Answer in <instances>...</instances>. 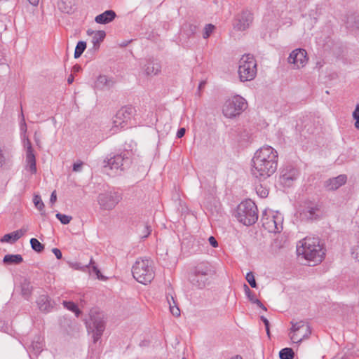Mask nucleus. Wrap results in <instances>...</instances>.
<instances>
[{
  "mask_svg": "<svg viewBox=\"0 0 359 359\" xmlns=\"http://www.w3.org/2000/svg\"><path fill=\"white\" fill-rule=\"evenodd\" d=\"M252 161V175L259 180H264L277 170L278 152L271 146H264L255 152Z\"/></svg>",
  "mask_w": 359,
  "mask_h": 359,
  "instance_id": "obj_1",
  "label": "nucleus"
},
{
  "mask_svg": "<svg viewBox=\"0 0 359 359\" xmlns=\"http://www.w3.org/2000/svg\"><path fill=\"white\" fill-rule=\"evenodd\" d=\"M216 274L215 266L207 261L196 264L189 275L190 283L198 289L204 288Z\"/></svg>",
  "mask_w": 359,
  "mask_h": 359,
  "instance_id": "obj_2",
  "label": "nucleus"
},
{
  "mask_svg": "<svg viewBox=\"0 0 359 359\" xmlns=\"http://www.w3.org/2000/svg\"><path fill=\"white\" fill-rule=\"evenodd\" d=\"M300 243L302 245L297 248L299 255L315 263L322 262L325 253L318 238H305Z\"/></svg>",
  "mask_w": 359,
  "mask_h": 359,
  "instance_id": "obj_3",
  "label": "nucleus"
},
{
  "mask_svg": "<svg viewBox=\"0 0 359 359\" xmlns=\"http://www.w3.org/2000/svg\"><path fill=\"white\" fill-rule=\"evenodd\" d=\"M132 273L139 283L147 285L154 278L153 262L149 259H137L133 266Z\"/></svg>",
  "mask_w": 359,
  "mask_h": 359,
  "instance_id": "obj_4",
  "label": "nucleus"
},
{
  "mask_svg": "<svg viewBox=\"0 0 359 359\" xmlns=\"http://www.w3.org/2000/svg\"><path fill=\"white\" fill-rule=\"evenodd\" d=\"M235 216L244 225H252L258 219L257 205L252 200H245L238 205Z\"/></svg>",
  "mask_w": 359,
  "mask_h": 359,
  "instance_id": "obj_5",
  "label": "nucleus"
},
{
  "mask_svg": "<svg viewBox=\"0 0 359 359\" xmlns=\"http://www.w3.org/2000/svg\"><path fill=\"white\" fill-rule=\"evenodd\" d=\"M238 74L241 81L255 79L257 74V63L252 55L247 54L242 56L239 62Z\"/></svg>",
  "mask_w": 359,
  "mask_h": 359,
  "instance_id": "obj_6",
  "label": "nucleus"
},
{
  "mask_svg": "<svg viewBox=\"0 0 359 359\" xmlns=\"http://www.w3.org/2000/svg\"><path fill=\"white\" fill-rule=\"evenodd\" d=\"M131 163V153L128 151H124L120 154L114 155L110 158H107L103 161L104 168L114 170L115 173L124 170L129 167Z\"/></svg>",
  "mask_w": 359,
  "mask_h": 359,
  "instance_id": "obj_7",
  "label": "nucleus"
},
{
  "mask_svg": "<svg viewBox=\"0 0 359 359\" xmlns=\"http://www.w3.org/2000/svg\"><path fill=\"white\" fill-rule=\"evenodd\" d=\"M247 105V102L243 97L236 95L225 102L222 113L224 116L231 118L241 114L246 109Z\"/></svg>",
  "mask_w": 359,
  "mask_h": 359,
  "instance_id": "obj_8",
  "label": "nucleus"
},
{
  "mask_svg": "<svg viewBox=\"0 0 359 359\" xmlns=\"http://www.w3.org/2000/svg\"><path fill=\"white\" fill-rule=\"evenodd\" d=\"M283 218L279 212L264 211L261 221L263 227L271 233L280 232L283 229Z\"/></svg>",
  "mask_w": 359,
  "mask_h": 359,
  "instance_id": "obj_9",
  "label": "nucleus"
},
{
  "mask_svg": "<svg viewBox=\"0 0 359 359\" xmlns=\"http://www.w3.org/2000/svg\"><path fill=\"white\" fill-rule=\"evenodd\" d=\"M121 199V195L118 192L109 191L100 194L97 197V202L102 210H111Z\"/></svg>",
  "mask_w": 359,
  "mask_h": 359,
  "instance_id": "obj_10",
  "label": "nucleus"
},
{
  "mask_svg": "<svg viewBox=\"0 0 359 359\" xmlns=\"http://www.w3.org/2000/svg\"><path fill=\"white\" fill-rule=\"evenodd\" d=\"M90 317L92 326L90 325L89 328L93 329V341L96 343L102 335L105 329V325L103 320L104 315L102 313L91 311Z\"/></svg>",
  "mask_w": 359,
  "mask_h": 359,
  "instance_id": "obj_11",
  "label": "nucleus"
},
{
  "mask_svg": "<svg viewBox=\"0 0 359 359\" xmlns=\"http://www.w3.org/2000/svg\"><path fill=\"white\" fill-rule=\"evenodd\" d=\"M287 61L294 65V69L304 67L308 62L307 53L303 48H297L290 53Z\"/></svg>",
  "mask_w": 359,
  "mask_h": 359,
  "instance_id": "obj_12",
  "label": "nucleus"
},
{
  "mask_svg": "<svg viewBox=\"0 0 359 359\" xmlns=\"http://www.w3.org/2000/svg\"><path fill=\"white\" fill-rule=\"evenodd\" d=\"M135 112V109L132 106H126L122 107L117 111L113 121L114 124L116 127L120 126L121 128H123L124 126L123 123L130 120Z\"/></svg>",
  "mask_w": 359,
  "mask_h": 359,
  "instance_id": "obj_13",
  "label": "nucleus"
},
{
  "mask_svg": "<svg viewBox=\"0 0 359 359\" xmlns=\"http://www.w3.org/2000/svg\"><path fill=\"white\" fill-rule=\"evenodd\" d=\"M298 170L292 166H287L281 172L280 180L286 186H290L291 183L298 177Z\"/></svg>",
  "mask_w": 359,
  "mask_h": 359,
  "instance_id": "obj_14",
  "label": "nucleus"
},
{
  "mask_svg": "<svg viewBox=\"0 0 359 359\" xmlns=\"http://www.w3.org/2000/svg\"><path fill=\"white\" fill-rule=\"evenodd\" d=\"M320 208L318 205L313 206H307L299 213L301 220L310 221L316 219L319 217Z\"/></svg>",
  "mask_w": 359,
  "mask_h": 359,
  "instance_id": "obj_15",
  "label": "nucleus"
},
{
  "mask_svg": "<svg viewBox=\"0 0 359 359\" xmlns=\"http://www.w3.org/2000/svg\"><path fill=\"white\" fill-rule=\"evenodd\" d=\"M252 15L250 13L245 11L243 12L241 15H239L236 20V22L235 23V28L239 31H243L248 29L250 25L252 22Z\"/></svg>",
  "mask_w": 359,
  "mask_h": 359,
  "instance_id": "obj_16",
  "label": "nucleus"
},
{
  "mask_svg": "<svg viewBox=\"0 0 359 359\" xmlns=\"http://www.w3.org/2000/svg\"><path fill=\"white\" fill-rule=\"evenodd\" d=\"M346 180L347 177L346 175H340L336 177H333L325 181V186L327 190H336L344 184Z\"/></svg>",
  "mask_w": 359,
  "mask_h": 359,
  "instance_id": "obj_17",
  "label": "nucleus"
},
{
  "mask_svg": "<svg viewBox=\"0 0 359 359\" xmlns=\"http://www.w3.org/2000/svg\"><path fill=\"white\" fill-rule=\"evenodd\" d=\"M161 65L160 62L154 58L147 60L144 65V72L148 76H155L161 72Z\"/></svg>",
  "mask_w": 359,
  "mask_h": 359,
  "instance_id": "obj_18",
  "label": "nucleus"
},
{
  "mask_svg": "<svg viewBox=\"0 0 359 359\" xmlns=\"http://www.w3.org/2000/svg\"><path fill=\"white\" fill-rule=\"evenodd\" d=\"M114 83L115 81L113 78H109L106 75H100L95 83V88L100 90H109Z\"/></svg>",
  "mask_w": 359,
  "mask_h": 359,
  "instance_id": "obj_19",
  "label": "nucleus"
},
{
  "mask_svg": "<svg viewBox=\"0 0 359 359\" xmlns=\"http://www.w3.org/2000/svg\"><path fill=\"white\" fill-rule=\"evenodd\" d=\"M292 325V327L290 329L291 332H300L302 330H304V333H303V337H308L311 333L310 326L306 323L304 321L301 320L299 322H290Z\"/></svg>",
  "mask_w": 359,
  "mask_h": 359,
  "instance_id": "obj_20",
  "label": "nucleus"
},
{
  "mask_svg": "<svg viewBox=\"0 0 359 359\" xmlns=\"http://www.w3.org/2000/svg\"><path fill=\"white\" fill-rule=\"evenodd\" d=\"M36 303L39 309L43 312H49L53 307L51 299L46 294L40 295Z\"/></svg>",
  "mask_w": 359,
  "mask_h": 359,
  "instance_id": "obj_21",
  "label": "nucleus"
},
{
  "mask_svg": "<svg viewBox=\"0 0 359 359\" xmlns=\"http://www.w3.org/2000/svg\"><path fill=\"white\" fill-rule=\"evenodd\" d=\"M116 17V14L113 10H107L97 15L95 21L98 24L105 25L112 22Z\"/></svg>",
  "mask_w": 359,
  "mask_h": 359,
  "instance_id": "obj_22",
  "label": "nucleus"
},
{
  "mask_svg": "<svg viewBox=\"0 0 359 359\" xmlns=\"http://www.w3.org/2000/svg\"><path fill=\"white\" fill-rule=\"evenodd\" d=\"M25 170L31 174L36 173L37 169L34 152L26 153Z\"/></svg>",
  "mask_w": 359,
  "mask_h": 359,
  "instance_id": "obj_23",
  "label": "nucleus"
},
{
  "mask_svg": "<svg viewBox=\"0 0 359 359\" xmlns=\"http://www.w3.org/2000/svg\"><path fill=\"white\" fill-rule=\"evenodd\" d=\"M43 347V339L39 336L36 335L34 337L32 341L29 348L34 352V354L37 355L41 353Z\"/></svg>",
  "mask_w": 359,
  "mask_h": 359,
  "instance_id": "obj_24",
  "label": "nucleus"
},
{
  "mask_svg": "<svg viewBox=\"0 0 359 359\" xmlns=\"http://www.w3.org/2000/svg\"><path fill=\"white\" fill-rule=\"evenodd\" d=\"M137 233L142 238H147L151 232V226L145 222H140L137 225Z\"/></svg>",
  "mask_w": 359,
  "mask_h": 359,
  "instance_id": "obj_25",
  "label": "nucleus"
},
{
  "mask_svg": "<svg viewBox=\"0 0 359 359\" xmlns=\"http://www.w3.org/2000/svg\"><path fill=\"white\" fill-rule=\"evenodd\" d=\"M3 262L6 264H19L23 262V258L20 255H6L4 256Z\"/></svg>",
  "mask_w": 359,
  "mask_h": 359,
  "instance_id": "obj_26",
  "label": "nucleus"
},
{
  "mask_svg": "<svg viewBox=\"0 0 359 359\" xmlns=\"http://www.w3.org/2000/svg\"><path fill=\"white\" fill-rule=\"evenodd\" d=\"M106 36L104 31H96L95 35L92 36V43L95 50H97L100 47V43L104 40Z\"/></svg>",
  "mask_w": 359,
  "mask_h": 359,
  "instance_id": "obj_27",
  "label": "nucleus"
},
{
  "mask_svg": "<svg viewBox=\"0 0 359 359\" xmlns=\"http://www.w3.org/2000/svg\"><path fill=\"white\" fill-rule=\"evenodd\" d=\"M32 286L30 282L27 279H24L21 283V293L22 295L25 298L28 299L32 294Z\"/></svg>",
  "mask_w": 359,
  "mask_h": 359,
  "instance_id": "obj_28",
  "label": "nucleus"
},
{
  "mask_svg": "<svg viewBox=\"0 0 359 359\" xmlns=\"http://www.w3.org/2000/svg\"><path fill=\"white\" fill-rule=\"evenodd\" d=\"M346 27L352 31L356 30L359 28V17L351 15L347 18Z\"/></svg>",
  "mask_w": 359,
  "mask_h": 359,
  "instance_id": "obj_29",
  "label": "nucleus"
},
{
  "mask_svg": "<svg viewBox=\"0 0 359 359\" xmlns=\"http://www.w3.org/2000/svg\"><path fill=\"white\" fill-rule=\"evenodd\" d=\"M76 269H82L83 267L88 268L89 266H91L93 271L96 274L97 278L100 279V278H102V275L101 274V272L99 270V269L97 268V266L95 265V263L93 258L90 259L89 264L84 266H80L81 264H76Z\"/></svg>",
  "mask_w": 359,
  "mask_h": 359,
  "instance_id": "obj_30",
  "label": "nucleus"
},
{
  "mask_svg": "<svg viewBox=\"0 0 359 359\" xmlns=\"http://www.w3.org/2000/svg\"><path fill=\"white\" fill-rule=\"evenodd\" d=\"M57 6L63 13H69L72 11L71 0H61L57 3Z\"/></svg>",
  "mask_w": 359,
  "mask_h": 359,
  "instance_id": "obj_31",
  "label": "nucleus"
},
{
  "mask_svg": "<svg viewBox=\"0 0 359 359\" xmlns=\"http://www.w3.org/2000/svg\"><path fill=\"white\" fill-rule=\"evenodd\" d=\"M279 357L280 359H293L294 352L291 348H284L280 351Z\"/></svg>",
  "mask_w": 359,
  "mask_h": 359,
  "instance_id": "obj_32",
  "label": "nucleus"
},
{
  "mask_svg": "<svg viewBox=\"0 0 359 359\" xmlns=\"http://www.w3.org/2000/svg\"><path fill=\"white\" fill-rule=\"evenodd\" d=\"M19 239V236L15 231L11 233L5 234L1 238V242L2 243H13Z\"/></svg>",
  "mask_w": 359,
  "mask_h": 359,
  "instance_id": "obj_33",
  "label": "nucleus"
},
{
  "mask_svg": "<svg viewBox=\"0 0 359 359\" xmlns=\"http://www.w3.org/2000/svg\"><path fill=\"white\" fill-rule=\"evenodd\" d=\"M86 48V43L83 41H80L77 43L76 46L75 48L74 51V57L79 58L81 57V55L83 54L84 50Z\"/></svg>",
  "mask_w": 359,
  "mask_h": 359,
  "instance_id": "obj_34",
  "label": "nucleus"
},
{
  "mask_svg": "<svg viewBox=\"0 0 359 359\" xmlns=\"http://www.w3.org/2000/svg\"><path fill=\"white\" fill-rule=\"evenodd\" d=\"M62 304L66 309L75 313L76 317L79 316L81 311L78 309V306L75 303L72 302L64 301Z\"/></svg>",
  "mask_w": 359,
  "mask_h": 359,
  "instance_id": "obj_35",
  "label": "nucleus"
},
{
  "mask_svg": "<svg viewBox=\"0 0 359 359\" xmlns=\"http://www.w3.org/2000/svg\"><path fill=\"white\" fill-rule=\"evenodd\" d=\"M30 244L32 248L38 253L43 252L44 250V245L42 243H41L36 238H31Z\"/></svg>",
  "mask_w": 359,
  "mask_h": 359,
  "instance_id": "obj_36",
  "label": "nucleus"
},
{
  "mask_svg": "<svg viewBox=\"0 0 359 359\" xmlns=\"http://www.w3.org/2000/svg\"><path fill=\"white\" fill-rule=\"evenodd\" d=\"M167 301L169 304L170 311L171 313L176 317H178L180 316V310L177 306L176 301H173V305L171 304L170 300L169 299V297L167 296Z\"/></svg>",
  "mask_w": 359,
  "mask_h": 359,
  "instance_id": "obj_37",
  "label": "nucleus"
},
{
  "mask_svg": "<svg viewBox=\"0 0 359 359\" xmlns=\"http://www.w3.org/2000/svg\"><path fill=\"white\" fill-rule=\"evenodd\" d=\"M215 29V25H213L212 24H207L203 29V39H208Z\"/></svg>",
  "mask_w": 359,
  "mask_h": 359,
  "instance_id": "obj_38",
  "label": "nucleus"
},
{
  "mask_svg": "<svg viewBox=\"0 0 359 359\" xmlns=\"http://www.w3.org/2000/svg\"><path fill=\"white\" fill-rule=\"evenodd\" d=\"M245 279L252 288L257 287V284L256 283L255 276L252 272L250 271V272L247 273Z\"/></svg>",
  "mask_w": 359,
  "mask_h": 359,
  "instance_id": "obj_39",
  "label": "nucleus"
},
{
  "mask_svg": "<svg viewBox=\"0 0 359 359\" xmlns=\"http://www.w3.org/2000/svg\"><path fill=\"white\" fill-rule=\"evenodd\" d=\"M55 217H56L57 219H58L60 221V222L62 224H69L71 222L72 219V217L71 216L63 215V214H61V213H57Z\"/></svg>",
  "mask_w": 359,
  "mask_h": 359,
  "instance_id": "obj_40",
  "label": "nucleus"
},
{
  "mask_svg": "<svg viewBox=\"0 0 359 359\" xmlns=\"http://www.w3.org/2000/svg\"><path fill=\"white\" fill-rule=\"evenodd\" d=\"M34 203L36 206V208L39 210L40 211L43 210L44 208V204L39 196H35L34 197Z\"/></svg>",
  "mask_w": 359,
  "mask_h": 359,
  "instance_id": "obj_41",
  "label": "nucleus"
},
{
  "mask_svg": "<svg viewBox=\"0 0 359 359\" xmlns=\"http://www.w3.org/2000/svg\"><path fill=\"white\" fill-rule=\"evenodd\" d=\"M306 337H303V333L300 334V332H292L290 335L291 340L294 343L301 342Z\"/></svg>",
  "mask_w": 359,
  "mask_h": 359,
  "instance_id": "obj_42",
  "label": "nucleus"
},
{
  "mask_svg": "<svg viewBox=\"0 0 359 359\" xmlns=\"http://www.w3.org/2000/svg\"><path fill=\"white\" fill-rule=\"evenodd\" d=\"M243 287L246 296L248 297V299L252 303L253 301L256 299L255 294L252 292V291L246 284H244Z\"/></svg>",
  "mask_w": 359,
  "mask_h": 359,
  "instance_id": "obj_43",
  "label": "nucleus"
},
{
  "mask_svg": "<svg viewBox=\"0 0 359 359\" xmlns=\"http://www.w3.org/2000/svg\"><path fill=\"white\" fill-rule=\"evenodd\" d=\"M257 189V193L262 197V198H266L267 197L268 194H269V190L265 189V188H263L262 185H260L259 187H257L256 188Z\"/></svg>",
  "mask_w": 359,
  "mask_h": 359,
  "instance_id": "obj_44",
  "label": "nucleus"
},
{
  "mask_svg": "<svg viewBox=\"0 0 359 359\" xmlns=\"http://www.w3.org/2000/svg\"><path fill=\"white\" fill-rule=\"evenodd\" d=\"M24 147L25 149L26 153L34 152V149L32 146V143L27 137L26 138V140H24Z\"/></svg>",
  "mask_w": 359,
  "mask_h": 359,
  "instance_id": "obj_45",
  "label": "nucleus"
},
{
  "mask_svg": "<svg viewBox=\"0 0 359 359\" xmlns=\"http://www.w3.org/2000/svg\"><path fill=\"white\" fill-rule=\"evenodd\" d=\"M353 116L355 120V126L359 129V104L356 106L355 111L353 113Z\"/></svg>",
  "mask_w": 359,
  "mask_h": 359,
  "instance_id": "obj_46",
  "label": "nucleus"
},
{
  "mask_svg": "<svg viewBox=\"0 0 359 359\" xmlns=\"http://www.w3.org/2000/svg\"><path fill=\"white\" fill-rule=\"evenodd\" d=\"M262 321L264 323V325H265V329H266V334L269 337H270V329H269V321L267 320L266 318H265L264 316H262L260 317Z\"/></svg>",
  "mask_w": 359,
  "mask_h": 359,
  "instance_id": "obj_47",
  "label": "nucleus"
},
{
  "mask_svg": "<svg viewBox=\"0 0 359 359\" xmlns=\"http://www.w3.org/2000/svg\"><path fill=\"white\" fill-rule=\"evenodd\" d=\"M208 241L213 248H217L218 246V243L214 236H210L208 238Z\"/></svg>",
  "mask_w": 359,
  "mask_h": 359,
  "instance_id": "obj_48",
  "label": "nucleus"
},
{
  "mask_svg": "<svg viewBox=\"0 0 359 359\" xmlns=\"http://www.w3.org/2000/svg\"><path fill=\"white\" fill-rule=\"evenodd\" d=\"M28 231L27 227H22L20 230L15 231V233H17L19 236V238H21L22 236H24L26 232Z\"/></svg>",
  "mask_w": 359,
  "mask_h": 359,
  "instance_id": "obj_49",
  "label": "nucleus"
},
{
  "mask_svg": "<svg viewBox=\"0 0 359 359\" xmlns=\"http://www.w3.org/2000/svg\"><path fill=\"white\" fill-rule=\"evenodd\" d=\"M52 252L55 255L57 259H62V255L61 251L58 248H53L52 250Z\"/></svg>",
  "mask_w": 359,
  "mask_h": 359,
  "instance_id": "obj_50",
  "label": "nucleus"
},
{
  "mask_svg": "<svg viewBox=\"0 0 359 359\" xmlns=\"http://www.w3.org/2000/svg\"><path fill=\"white\" fill-rule=\"evenodd\" d=\"M82 165H83L82 162L74 163V165H73V171H74V172H79V171H81Z\"/></svg>",
  "mask_w": 359,
  "mask_h": 359,
  "instance_id": "obj_51",
  "label": "nucleus"
},
{
  "mask_svg": "<svg viewBox=\"0 0 359 359\" xmlns=\"http://www.w3.org/2000/svg\"><path fill=\"white\" fill-rule=\"evenodd\" d=\"M252 303L257 304L259 308H261L264 311H266V306L257 298H256Z\"/></svg>",
  "mask_w": 359,
  "mask_h": 359,
  "instance_id": "obj_52",
  "label": "nucleus"
},
{
  "mask_svg": "<svg viewBox=\"0 0 359 359\" xmlns=\"http://www.w3.org/2000/svg\"><path fill=\"white\" fill-rule=\"evenodd\" d=\"M186 130L184 128H181L177 130V137L178 138L182 137L185 134Z\"/></svg>",
  "mask_w": 359,
  "mask_h": 359,
  "instance_id": "obj_53",
  "label": "nucleus"
},
{
  "mask_svg": "<svg viewBox=\"0 0 359 359\" xmlns=\"http://www.w3.org/2000/svg\"><path fill=\"white\" fill-rule=\"evenodd\" d=\"M57 201L56 191H53L50 195V202L53 204Z\"/></svg>",
  "mask_w": 359,
  "mask_h": 359,
  "instance_id": "obj_54",
  "label": "nucleus"
},
{
  "mask_svg": "<svg viewBox=\"0 0 359 359\" xmlns=\"http://www.w3.org/2000/svg\"><path fill=\"white\" fill-rule=\"evenodd\" d=\"M196 30H197V26L193 25H189V32L191 34H194L196 33Z\"/></svg>",
  "mask_w": 359,
  "mask_h": 359,
  "instance_id": "obj_55",
  "label": "nucleus"
},
{
  "mask_svg": "<svg viewBox=\"0 0 359 359\" xmlns=\"http://www.w3.org/2000/svg\"><path fill=\"white\" fill-rule=\"evenodd\" d=\"M81 70V66H80V65H74V66H73V67H72V72H73L74 73L79 72H80Z\"/></svg>",
  "mask_w": 359,
  "mask_h": 359,
  "instance_id": "obj_56",
  "label": "nucleus"
},
{
  "mask_svg": "<svg viewBox=\"0 0 359 359\" xmlns=\"http://www.w3.org/2000/svg\"><path fill=\"white\" fill-rule=\"evenodd\" d=\"M29 3L34 6H36L39 4V0H27Z\"/></svg>",
  "mask_w": 359,
  "mask_h": 359,
  "instance_id": "obj_57",
  "label": "nucleus"
},
{
  "mask_svg": "<svg viewBox=\"0 0 359 359\" xmlns=\"http://www.w3.org/2000/svg\"><path fill=\"white\" fill-rule=\"evenodd\" d=\"M74 76L72 74H70L67 79V83L69 84H72L74 82Z\"/></svg>",
  "mask_w": 359,
  "mask_h": 359,
  "instance_id": "obj_58",
  "label": "nucleus"
},
{
  "mask_svg": "<svg viewBox=\"0 0 359 359\" xmlns=\"http://www.w3.org/2000/svg\"><path fill=\"white\" fill-rule=\"evenodd\" d=\"M205 83H206L205 81H202L200 82L199 86H198L199 91L205 86Z\"/></svg>",
  "mask_w": 359,
  "mask_h": 359,
  "instance_id": "obj_59",
  "label": "nucleus"
},
{
  "mask_svg": "<svg viewBox=\"0 0 359 359\" xmlns=\"http://www.w3.org/2000/svg\"><path fill=\"white\" fill-rule=\"evenodd\" d=\"M34 140H35V142H36V144L39 147H40V140H39V138L36 136V133H35V134H34Z\"/></svg>",
  "mask_w": 359,
  "mask_h": 359,
  "instance_id": "obj_60",
  "label": "nucleus"
},
{
  "mask_svg": "<svg viewBox=\"0 0 359 359\" xmlns=\"http://www.w3.org/2000/svg\"><path fill=\"white\" fill-rule=\"evenodd\" d=\"M95 32H96L93 31V30H91V29H88V30L87 31V34H88V35H89V36H93V35H95Z\"/></svg>",
  "mask_w": 359,
  "mask_h": 359,
  "instance_id": "obj_61",
  "label": "nucleus"
},
{
  "mask_svg": "<svg viewBox=\"0 0 359 359\" xmlns=\"http://www.w3.org/2000/svg\"><path fill=\"white\" fill-rule=\"evenodd\" d=\"M168 296L169 297V299H170V300L171 304L173 305V301H175V298L173 297V296H172V295H170V296H169V295H168Z\"/></svg>",
  "mask_w": 359,
  "mask_h": 359,
  "instance_id": "obj_62",
  "label": "nucleus"
},
{
  "mask_svg": "<svg viewBox=\"0 0 359 359\" xmlns=\"http://www.w3.org/2000/svg\"><path fill=\"white\" fill-rule=\"evenodd\" d=\"M21 115H22V121H23L24 126L26 128V123H25V119H24V114H23V113H22V112Z\"/></svg>",
  "mask_w": 359,
  "mask_h": 359,
  "instance_id": "obj_63",
  "label": "nucleus"
},
{
  "mask_svg": "<svg viewBox=\"0 0 359 359\" xmlns=\"http://www.w3.org/2000/svg\"><path fill=\"white\" fill-rule=\"evenodd\" d=\"M233 359H243V358L240 355H236Z\"/></svg>",
  "mask_w": 359,
  "mask_h": 359,
  "instance_id": "obj_64",
  "label": "nucleus"
}]
</instances>
